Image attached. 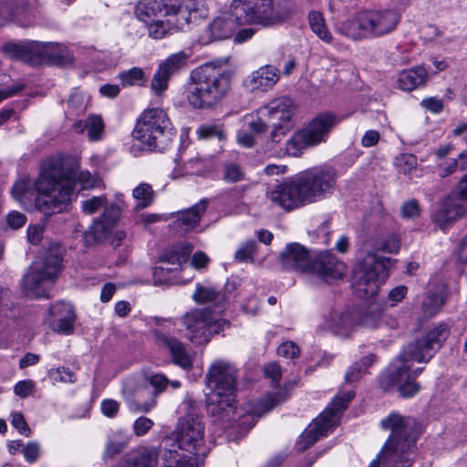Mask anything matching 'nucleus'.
<instances>
[{"label": "nucleus", "mask_w": 467, "mask_h": 467, "mask_svg": "<svg viewBox=\"0 0 467 467\" xmlns=\"http://www.w3.org/2000/svg\"><path fill=\"white\" fill-rule=\"evenodd\" d=\"M77 182H80L82 188L91 187L90 172L65 169L60 158L52 157L42 162L35 182L23 177L15 182L11 193L23 206L34 205L45 215H52L67 209Z\"/></svg>", "instance_id": "obj_1"}, {"label": "nucleus", "mask_w": 467, "mask_h": 467, "mask_svg": "<svg viewBox=\"0 0 467 467\" xmlns=\"http://www.w3.org/2000/svg\"><path fill=\"white\" fill-rule=\"evenodd\" d=\"M296 12L294 0H233L229 12L216 16L200 35L206 45L230 37L238 26L254 25L262 27L278 26Z\"/></svg>", "instance_id": "obj_2"}, {"label": "nucleus", "mask_w": 467, "mask_h": 467, "mask_svg": "<svg viewBox=\"0 0 467 467\" xmlns=\"http://www.w3.org/2000/svg\"><path fill=\"white\" fill-rule=\"evenodd\" d=\"M449 327L441 323L424 337L409 344L389 364L388 371L381 377L380 385L389 389L397 387L400 396L411 398L420 390V385L411 377L410 367L414 362L427 363L440 349L449 336Z\"/></svg>", "instance_id": "obj_3"}, {"label": "nucleus", "mask_w": 467, "mask_h": 467, "mask_svg": "<svg viewBox=\"0 0 467 467\" xmlns=\"http://www.w3.org/2000/svg\"><path fill=\"white\" fill-rule=\"evenodd\" d=\"M137 16L147 25L149 36L161 39L208 16L205 0H140Z\"/></svg>", "instance_id": "obj_4"}, {"label": "nucleus", "mask_w": 467, "mask_h": 467, "mask_svg": "<svg viewBox=\"0 0 467 467\" xmlns=\"http://www.w3.org/2000/svg\"><path fill=\"white\" fill-rule=\"evenodd\" d=\"M175 432V441L165 444L163 467H197V457L207 453L201 418L192 412L180 418Z\"/></svg>", "instance_id": "obj_5"}, {"label": "nucleus", "mask_w": 467, "mask_h": 467, "mask_svg": "<svg viewBox=\"0 0 467 467\" xmlns=\"http://www.w3.org/2000/svg\"><path fill=\"white\" fill-rule=\"evenodd\" d=\"M415 426L414 419L399 412H391L384 418L381 420V428L390 431V435L378 457L370 462L368 467H379L380 462H400L402 467H410L416 451Z\"/></svg>", "instance_id": "obj_6"}, {"label": "nucleus", "mask_w": 467, "mask_h": 467, "mask_svg": "<svg viewBox=\"0 0 467 467\" xmlns=\"http://www.w3.org/2000/svg\"><path fill=\"white\" fill-rule=\"evenodd\" d=\"M232 74L226 67L206 63L191 74L186 99L195 109L210 108L224 98L230 88Z\"/></svg>", "instance_id": "obj_7"}, {"label": "nucleus", "mask_w": 467, "mask_h": 467, "mask_svg": "<svg viewBox=\"0 0 467 467\" xmlns=\"http://www.w3.org/2000/svg\"><path fill=\"white\" fill-rule=\"evenodd\" d=\"M280 263L286 270L309 273L325 281L341 278L346 269L345 265L331 251L319 252L311 258L306 247L298 243L286 245L281 253Z\"/></svg>", "instance_id": "obj_8"}, {"label": "nucleus", "mask_w": 467, "mask_h": 467, "mask_svg": "<svg viewBox=\"0 0 467 467\" xmlns=\"http://www.w3.org/2000/svg\"><path fill=\"white\" fill-rule=\"evenodd\" d=\"M400 19L395 8L367 9L340 24L337 32L353 40L376 38L395 31Z\"/></svg>", "instance_id": "obj_9"}, {"label": "nucleus", "mask_w": 467, "mask_h": 467, "mask_svg": "<svg viewBox=\"0 0 467 467\" xmlns=\"http://www.w3.org/2000/svg\"><path fill=\"white\" fill-rule=\"evenodd\" d=\"M238 369L230 361L214 360L205 375L210 393L207 395V406L213 415L230 411L235 402Z\"/></svg>", "instance_id": "obj_10"}, {"label": "nucleus", "mask_w": 467, "mask_h": 467, "mask_svg": "<svg viewBox=\"0 0 467 467\" xmlns=\"http://www.w3.org/2000/svg\"><path fill=\"white\" fill-rule=\"evenodd\" d=\"M132 136L144 150L163 151L176 137V130L162 109L151 108L140 114Z\"/></svg>", "instance_id": "obj_11"}, {"label": "nucleus", "mask_w": 467, "mask_h": 467, "mask_svg": "<svg viewBox=\"0 0 467 467\" xmlns=\"http://www.w3.org/2000/svg\"><path fill=\"white\" fill-rule=\"evenodd\" d=\"M391 260L368 252L358 258L352 274V286L357 296L369 298L375 296L379 286L389 276Z\"/></svg>", "instance_id": "obj_12"}, {"label": "nucleus", "mask_w": 467, "mask_h": 467, "mask_svg": "<svg viewBox=\"0 0 467 467\" xmlns=\"http://www.w3.org/2000/svg\"><path fill=\"white\" fill-rule=\"evenodd\" d=\"M353 390H348L337 395L328 406L303 431L296 441L298 451H304L321 437L327 436L339 422L342 412L354 398Z\"/></svg>", "instance_id": "obj_13"}, {"label": "nucleus", "mask_w": 467, "mask_h": 467, "mask_svg": "<svg viewBox=\"0 0 467 467\" xmlns=\"http://www.w3.org/2000/svg\"><path fill=\"white\" fill-rule=\"evenodd\" d=\"M148 382L154 389V393L149 400H144L148 389L142 387L135 379H127L123 382L122 396L130 410L133 413H149L157 406V396L162 393L169 385L173 389L181 387L179 380L170 381L162 374L149 376Z\"/></svg>", "instance_id": "obj_14"}, {"label": "nucleus", "mask_w": 467, "mask_h": 467, "mask_svg": "<svg viewBox=\"0 0 467 467\" xmlns=\"http://www.w3.org/2000/svg\"><path fill=\"white\" fill-rule=\"evenodd\" d=\"M61 261L57 254H48L34 261L21 281L26 294L36 298L47 296V288L55 282L60 270Z\"/></svg>", "instance_id": "obj_15"}, {"label": "nucleus", "mask_w": 467, "mask_h": 467, "mask_svg": "<svg viewBox=\"0 0 467 467\" xmlns=\"http://www.w3.org/2000/svg\"><path fill=\"white\" fill-rule=\"evenodd\" d=\"M296 107L294 101L285 96L275 98L258 109L271 127L270 143L278 144L295 126Z\"/></svg>", "instance_id": "obj_16"}, {"label": "nucleus", "mask_w": 467, "mask_h": 467, "mask_svg": "<svg viewBox=\"0 0 467 467\" xmlns=\"http://www.w3.org/2000/svg\"><path fill=\"white\" fill-rule=\"evenodd\" d=\"M186 337L195 345L208 343L212 337L223 331L229 323L221 319L211 308L205 307L187 312L182 317Z\"/></svg>", "instance_id": "obj_17"}, {"label": "nucleus", "mask_w": 467, "mask_h": 467, "mask_svg": "<svg viewBox=\"0 0 467 467\" xmlns=\"http://www.w3.org/2000/svg\"><path fill=\"white\" fill-rule=\"evenodd\" d=\"M307 204L331 196L337 188V174L330 166H315L296 174Z\"/></svg>", "instance_id": "obj_18"}, {"label": "nucleus", "mask_w": 467, "mask_h": 467, "mask_svg": "<svg viewBox=\"0 0 467 467\" xmlns=\"http://www.w3.org/2000/svg\"><path fill=\"white\" fill-rule=\"evenodd\" d=\"M5 49L11 57L21 60H27L36 56L43 61L56 65H62L72 61L67 53L66 47L57 43L31 42L26 44H7L5 46Z\"/></svg>", "instance_id": "obj_19"}, {"label": "nucleus", "mask_w": 467, "mask_h": 467, "mask_svg": "<svg viewBox=\"0 0 467 467\" xmlns=\"http://www.w3.org/2000/svg\"><path fill=\"white\" fill-rule=\"evenodd\" d=\"M267 198L287 211L307 204L296 174L269 190Z\"/></svg>", "instance_id": "obj_20"}, {"label": "nucleus", "mask_w": 467, "mask_h": 467, "mask_svg": "<svg viewBox=\"0 0 467 467\" xmlns=\"http://www.w3.org/2000/svg\"><path fill=\"white\" fill-rule=\"evenodd\" d=\"M120 209V206L116 202L110 204L106 202L102 215L98 220H95L85 232L84 239L88 245H92L103 240L111 233L119 221Z\"/></svg>", "instance_id": "obj_21"}, {"label": "nucleus", "mask_w": 467, "mask_h": 467, "mask_svg": "<svg viewBox=\"0 0 467 467\" xmlns=\"http://www.w3.org/2000/svg\"><path fill=\"white\" fill-rule=\"evenodd\" d=\"M288 392L285 389H280L276 392L267 395L265 398L249 401L246 404V413L240 417V426L245 425V429L250 430L256 422V417H260L268 412L275 406L283 403L288 398Z\"/></svg>", "instance_id": "obj_22"}, {"label": "nucleus", "mask_w": 467, "mask_h": 467, "mask_svg": "<svg viewBox=\"0 0 467 467\" xmlns=\"http://www.w3.org/2000/svg\"><path fill=\"white\" fill-rule=\"evenodd\" d=\"M34 3V0L0 1V25L7 21H16L22 26L29 25L36 15Z\"/></svg>", "instance_id": "obj_23"}, {"label": "nucleus", "mask_w": 467, "mask_h": 467, "mask_svg": "<svg viewBox=\"0 0 467 467\" xmlns=\"http://www.w3.org/2000/svg\"><path fill=\"white\" fill-rule=\"evenodd\" d=\"M192 251V246L189 243H181L172 245L168 250L164 251L160 258L161 263L174 265V268L168 266H157L154 270V276L160 282H169L171 277L166 276L171 270H177L183 263H186L189 255Z\"/></svg>", "instance_id": "obj_24"}, {"label": "nucleus", "mask_w": 467, "mask_h": 467, "mask_svg": "<svg viewBox=\"0 0 467 467\" xmlns=\"http://www.w3.org/2000/svg\"><path fill=\"white\" fill-rule=\"evenodd\" d=\"M49 324L55 332L69 335L73 332L76 319L75 310L70 303L59 302L49 308Z\"/></svg>", "instance_id": "obj_25"}, {"label": "nucleus", "mask_w": 467, "mask_h": 467, "mask_svg": "<svg viewBox=\"0 0 467 467\" xmlns=\"http://www.w3.org/2000/svg\"><path fill=\"white\" fill-rule=\"evenodd\" d=\"M337 123L331 113H321L314 118L303 130L312 146L326 142L332 129Z\"/></svg>", "instance_id": "obj_26"}, {"label": "nucleus", "mask_w": 467, "mask_h": 467, "mask_svg": "<svg viewBox=\"0 0 467 467\" xmlns=\"http://www.w3.org/2000/svg\"><path fill=\"white\" fill-rule=\"evenodd\" d=\"M156 343L162 348L169 349L173 362L184 369H190L192 367L191 356L187 353L183 344L174 337L163 333L161 330L153 332Z\"/></svg>", "instance_id": "obj_27"}, {"label": "nucleus", "mask_w": 467, "mask_h": 467, "mask_svg": "<svg viewBox=\"0 0 467 467\" xmlns=\"http://www.w3.org/2000/svg\"><path fill=\"white\" fill-rule=\"evenodd\" d=\"M279 69L266 65L253 71L244 79V86L252 91H267L279 80Z\"/></svg>", "instance_id": "obj_28"}, {"label": "nucleus", "mask_w": 467, "mask_h": 467, "mask_svg": "<svg viewBox=\"0 0 467 467\" xmlns=\"http://www.w3.org/2000/svg\"><path fill=\"white\" fill-rule=\"evenodd\" d=\"M321 326L333 334L348 337L357 327V323L349 310H333L325 317Z\"/></svg>", "instance_id": "obj_29"}, {"label": "nucleus", "mask_w": 467, "mask_h": 467, "mask_svg": "<svg viewBox=\"0 0 467 467\" xmlns=\"http://www.w3.org/2000/svg\"><path fill=\"white\" fill-rule=\"evenodd\" d=\"M467 213V202L457 198L447 199L433 214V222L442 230Z\"/></svg>", "instance_id": "obj_30"}, {"label": "nucleus", "mask_w": 467, "mask_h": 467, "mask_svg": "<svg viewBox=\"0 0 467 467\" xmlns=\"http://www.w3.org/2000/svg\"><path fill=\"white\" fill-rule=\"evenodd\" d=\"M428 72L423 67H415L400 71L397 76V87L403 91H411L423 87Z\"/></svg>", "instance_id": "obj_31"}, {"label": "nucleus", "mask_w": 467, "mask_h": 467, "mask_svg": "<svg viewBox=\"0 0 467 467\" xmlns=\"http://www.w3.org/2000/svg\"><path fill=\"white\" fill-rule=\"evenodd\" d=\"M207 209V200L202 199L191 208L178 213V218L175 224L182 231H188L198 225L202 215Z\"/></svg>", "instance_id": "obj_32"}, {"label": "nucleus", "mask_w": 467, "mask_h": 467, "mask_svg": "<svg viewBox=\"0 0 467 467\" xmlns=\"http://www.w3.org/2000/svg\"><path fill=\"white\" fill-rule=\"evenodd\" d=\"M130 440V434L123 430L113 431L108 437V441L103 452V459H111L121 453L128 446Z\"/></svg>", "instance_id": "obj_33"}, {"label": "nucleus", "mask_w": 467, "mask_h": 467, "mask_svg": "<svg viewBox=\"0 0 467 467\" xmlns=\"http://www.w3.org/2000/svg\"><path fill=\"white\" fill-rule=\"evenodd\" d=\"M158 450L156 448H144L132 454L123 467H157Z\"/></svg>", "instance_id": "obj_34"}, {"label": "nucleus", "mask_w": 467, "mask_h": 467, "mask_svg": "<svg viewBox=\"0 0 467 467\" xmlns=\"http://www.w3.org/2000/svg\"><path fill=\"white\" fill-rule=\"evenodd\" d=\"M308 24L312 32L323 42L333 43V36L327 26L326 20L321 12L313 10L308 14Z\"/></svg>", "instance_id": "obj_35"}, {"label": "nucleus", "mask_w": 467, "mask_h": 467, "mask_svg": "<svg viewBox=\"0 0 467 467\" xmlns=\"http://www.w3.org/2000/svg\"><path fill=\"white\" fill-rule=\"evenodd\" d=\"M155 192L150 184L141 182L132 191V198L135 201L134 211H140L150 207L155 200Z\"/></svg>", "instance_id": "obj_36"}, {"label": "nucleus", "mask_w": 467, "mask_h": 467, "mask_svg": "<svg viewBox=\"0 0 467 467\" xmlns=\"http://www.w3.org/2000/svg\"><path fill=\"white\" fill-rule=\"evenodd\" d=\"M189 57L184 51L176 52L161 62L158 67L171 78L186 66Z\"/></svg>", "instance_id": "obj_37"}, {"label": "nucleus", "mask_w": 467, "mask_h": 467, "mask_svg": "<svg viewBox=\"0 0 467 467\" xmlns=\"http://www.w3.org/2000/svg\"><path fill=\"white\" fill-rule=\"evenodd\" d=\"M309 147H313L312 143L303 130H300L295 132L286 141L285 153L289 156L299 157L302 155L303 151Z\"/></svg>", "instance_id": "obj_38"}, {"label": "nucleus", "mask_w": 467, "mask_h": 467, "mask_svg": "<svg viewBox=\"0 0 467 467\" xmlns=\"http://www.w3.org/2000/svg\"><path fill=\"white\" fill-rule=\"evenodd\" d=\"M394 166L397 172L408 178H411L417 171V157L410 153H401L395 157Z\"/></svg>", "instance_id": "obj_39"}, {"label": "nucleus", "mask_w": 467, "mask_h": 467, "mask_svg": "<svg viewBox=\"0 0 467 467\" xmlns=\"http://www.w3.org/2000/svg\"><path fill=\"white\" fill-rule=\"evenodd\" d=\"M375 360L376 356L373 354L363 357L360 360L348 368L345 373V381L348 383L358 381L363 375L368 372V367L374 363Z\"/></svg>", "instance_id": "obj_40"}, {"label": "nucleus", "mask_w": 467, "mask_h": 467, "mask_svg": "<svg viewBox=\"0 0 467 467\" xmlns=\"http://www.w3.org/2000/svg\"><path fill=\"white\" fill-rule=\"evenodd\" d=\"M76 128L82 131L84 129L88 130V137L92 141L99 140L104 131V122L100 116L90 115L88 119L82 122L79 121L76 125Z\"/></svg>", "instance_id": "obj_41"}, {"label": "nucleus", "mask_w": 467, "mask_h": 467, "mask_svg": "<svg viewBox=\"0 0 467 467\" xmlns=\"http://www.w3.org/2000/svg\"><path fill=\"white\" fill-rule=\"evenodd\" d=\"M444 304L441 294L429 292L422 301V312L426 317L435 316Z\"/></svg>", "instance_id": "obj_42"}, {"label": "nucleus", "mask_w": 467, "mask_h": 467, "mask_svg": "<svg viewBox=\"0 0 467 467\" xmlns=\"http://www.w3.org/2000/svg\"><path fill=\"white\" fill-rule=\"evenodd\" d=\"M121 85L130 87L135 85H143L145 83V74L140 67H134L127 71L119 74Z\"/></svg>", "instance_id": "obj_43"}, {"label": "nucleus", "mask_w": 467, "mask_h": 467, "mask_svg": "<svg viewBox=\"0 0 467 467\" xmlns=\"http://www.w3.org/2000/svg\"><path fill=\"white\" fill-rule=\"evenodd\" d=\"M245 173L243 168L234 162H226L223 166L222 178L228 183H234L244 179Z\"/></svg>", "instance_id": "obj_44"}, {"label": "nucleus", "mask_w": 467, "mask_h": 467, "mask_svg": "<svg viewBox=\"0 0 467 467\" xmlns=\"http://www.w3.org/2000/svg\"><path fill=\"white\" fill-rule=\"evenodd\" d=\"M196 134L199 139L202 140L217 138L222 140L225 137L223 126L216 123H205L199 126Z\"/></svg>", "instance_id": "obj_45"}, {"label": "nucleus", "mask_w": 467, "mask_h": 467, "mask_svg": "<svg viewBox=\"0 0 467 467\" xmlns=\"http://www.w3.org/2000/svg\"><path fill=\"white\" fill-rule=\"evenodd\" d=\"M400 247V240L397 234H389L374 244V248L378 252L397 254Z\"/></svg>", "instance_id": "obj_46"}, {"label": "nucleus", "mask_w": 467, "mask_h": 467, "mask_svg": "<svg viewBox=\"0 0 467 467\" xmlns=\"http://www.w3.org/2000/svg\"><path fill=\"white\" fill-rule=\"evenodd\" d=\"M220 294L213 286H203L200 284L196 285L195 292L192 296L193 300L198 304H204L212 301H217Z\"/></svg>", "instance_id": "obj_47"}, {"label": "nucleus", "mask_w": 467, "mask_h": 467, "mask_svg": "<svg viewBox=\"0 0 467 467\" xmlns=\"http://www.w3.org/2000/svg\"><path fill=\"white\" fill-rule=\"evenodd\" d=\"M257 244L254 240L243 243L234 254V259L239 263H253Z\"/></svg>", "instance_id": "obj_48"}, {"label": "nucleus", "mask_w": 467, "mask_h": 467, "mask_svg": "<svg viewBox=\"0 0 467 467\" xmlns=\"http://www.w3.org/2000/svg\"><path fill=\"white\" fill-rule=\"evenodd\" d=\"M171 77L162 72L159 67L154 73L153 78L150 81V90L158 97H161L169 87V81Z\"/></svg>", "instance_id": "obj_49"}, {"label": "nucleus", "mask_w": 467, "mask_h": 467, "mask_svg": "<svg viewBox=\"0 0 467 467\" xmlns=\"http://www.w3.org/2000/svg\"><path fill=\"white\" fill-rule=\"evenodd\" d=\"M381 321V311L379 307H373L372 309L365 312L357 326H360L366 328H377Z\"/></svg>", "instance_id": "obj_50"}, {"label": "nucleus", "mask_w": 467, "mask_h": 467, "mask_svg": "<svg viewBox=\"0 0 467 467\" xmlns=\"http://www.w3.org/2000/svg\"><path fill=\"white\" fill-rule=\"evenodd\" d=\"M49 379L54 382L74 383L77 377L68 368L60 367L52 368L48 372Z\"/></svg>", "instance_id": "obj_51"}, {"label": "nucleus", "mask_w": 467, "mask_h": 467, "mask_svg": "<svg viewBox=\"0 0 467 467\" xmlns=\"http://www.w3.org/2000/svg\"><path fill=\"white\" fill-rule=\"evenodd\" d=\"M400 214L404 219H414L420 216V207L416 199L405 201L400 207Z\"/></svg>", "instance_id": "obj_52"}, {"label": "nucleus", "mask_w": 467, "mask_h": 467, "mask_svg": "<svg viewBox=\"0 0 467 467\" xmlns=\"http://www.w3.org/2000/svg\"><path fill=\"white\" fill-rule=\"evenodd\" d=\"M107 202V199L104 195L94 196L82 202V210L87 214H93L97 213L100 208H104Z\"/></svg>", "instance_id": "obj_53"}, {"label": "nucleus", "mask_w": 467, "mask_h": 467, "mask_svg": "<svg viewBox=\"0 0 467 467\" xmlns=\"http://www.w3.org/2000/svg\"><path fill=\"white\" fill-rule=\"evenodd\" d=\"M153 426V420L150 418L140 416L134 420L132 424V431L137 437H141L147 434Z\"/></svg>", "instance_id": "obj_54"}, {"label": "nucleus", "mask_w": 467, "mask_h": 467, "mask_svg": "<svg viewBox=\"0 0 467 467\" xmlns=\"http://www.w3.org/2000/svg\"><path fill=\"white\" fill-rule=\"evenodd\" d=\"M458 169H460L458 160L453 158L444 159L438 164V172L442 178L454 173Z\"/></svg>", "instance_id": "obj_55"}, {"label": "nucleus", "mask_w": 467, "mask_h": 467, "mask_svg": "<svg viewBox=\"0 0 467 467\" xmlns=\"http://www.w3.org/2000/svg\"><path fill=\"white\" fill-rule=\"evenodd\" d=\"M8 297V290H5L0 286V325H9V315L11 312L10 307L8 306L7 300Z\"/></svg>", "instance_id": "obj_56"}, {"label": "nucleus", "mask_w": 467, "mask_h": 467, "mask_svg": "<svg viewBox=\"0 0 467 467\" xmlns=\"http://www.w3.org/2000/svg\"><path fill=\"white\" fill-rule=\"evenodd\" d=\"M23 455L26 461L29 463L36 462L40 454V446L36 441H29L23 445Z\"/></svg>", "instance_id": "obj_57"}, {"label": "nucleus", "mask_w": 467, "mask_h": 467, "mask_svg": "<svg viewBox=\"0 0 467 467\" xmlns=\"http://www.w3.org/2000/svg\"><path fill=\"white\" fill-rule=\"evenodd\" d=\"M26 223V216L17 211L10 212L6 216V224L13 230L21 228Z\"/></svg>", "instance_id": "obj_58"}, {"label": "nucleus", "mask_w": 467, "mask_h": 467, "mask_svg": "<svg viewBox=\"0 0 467 467\" xmlns=\"http://www.w3.org/2000/svg\"><path fill=\"white\" fill-rule=\"evenodd\" d=\"M277 353L286 358H295L299 355V348L294 342L286 341L278 347Z\"/></svg>", "instance_id": "obj_59"}, {"label": "nucleus", "mask_w": 467, "mask_h": 467, "mask_svg": "<svg viewBox=\"0 0 467 467\" xmlns=\"http://www.w3.org/2000/svg\"><path fill=\"white\" fill-rule=\"evenodd\" d=\"M11 422L12 425L19 431L20 434L25 435L26 437L30 435L31 430L28 427L27 423L26 422L22 413H13Z\"/></svg>", "instance_id": "obj_60"}, {"label": "nucleus", "mask_w": 467, "mask_h": 467, "mask_svg": "<svg viewBox=\"0 0 467 467\" xmlns=\"http://www.w3.org/2000/svg\"><path fill=\"white\" fill-rule=\"evenodd\" d=\"M101 412L109 418H114L119 410V403L112 399H106L101 401Z\"/></svg>", "instance_id": "obj_61"}, {"label": "nucleus", "mask_w": 467, "mask_h": 467, "mask_svg": "<svg viewBox=\"0 0 467 467\" xmlns=\"http://www.w3.org/2000/svg\"><path fill=\"white\" fill-rule=\"evenodd\" d=\"M44 234V227L38 224H30L27 227V240L33 245L40 244Z\"/></svg>", "instance_id": "obj_62"}, {"label": "nucleus", "mask_w": 467, "mask_h": 467, "mask_svg": "<svg viewBox=\"0 0 467 467\" xmlns=\"http://www.w3.org/2000/svg\"><path fill=\"white\" fill-rule=\"evenodd\" d=\"M264 119L265 117L259 115L257 118L252 119L248 121L249 131L254 136L266 131L267 126L269 125L264 120Z\"/></svg>", "instance_id": "obj_63"}, {"label": "nucleus", "mask_w": 467, "mask_h": 467, "mask_svg": "<svg viewBox=\"0 0 467 467\" xmlns=\"http://www.w3.org/2000/svg\"><path fill=\"white\" fill-rule=\"evenodd\" d=\"M34 386V382L30 379L21 380L16 384L14 390L17 396L26 398L32 393Z\"/></svg>", "instance_id": "obj_64"}]
</instances>
